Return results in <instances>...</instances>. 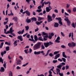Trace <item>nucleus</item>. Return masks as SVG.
Returning a JSON list of instances; mask_svg holds the SVG:
<instances>
[{"mask_svg":"<svg viewBox=\"0 0 76 76\" xmlns=\"http://www.w3.org/2000/svg\"><path fill=\"white\" fill-rule=\"evenodd\" d=\"M41 44L39 42L36 44L33 47V50H37L39 49Z\"/></svg>","mask_w":76,"mask_h":76,"instance_id":"obj_1","label":"nucleus"},{"mask_svg":"<svg viewBox=\"0 0 76 76\" xmlns=\"http://www.w3.org/2000/svg\"><path fill=\"white\" fill-rule=\"evenodd\" d=\"M44 51H39L38 52L35 51L34 53V54L35 55H38L40 54V53H41L42 54L43 56H44V55H45V53H44Z\"/></svg>","mask_w":76,"mask_h":76,"instance_id":"obj_2","label":"nucleus"},{"mask_svg":"<svg viewBox=\"0 0 76 76\" xmlns=\"http://www.w3.org/2000/svg\"><path fill=\"white\" fill-rule=\"evenodd\" d=\"M56 20H58V23L59 24L61 25H63V23H62V22H61L62 20L61 18H56Z\"/></svg>","mask_w":76,"mask_h":76,"instance_id":"obj_3","label":"nucleus"},{"mask_svg":"<svg viewBox=\"0 0 76 76\" xmlns=\"http://www.w3.org/2000/svg\"><path fill=\"white\" fill-rule=\"evenodd\" d=\"M64 20L67 22L68 26H70V24H71V22L70 21V20H69L67 18H65Z\"/></svg>","mask_w":76,"mask_h":76,"instance_id":"obj_4","label":"nucleus"},{"mask_svg":"<svg viewBox=\"0 0 76 76\" xmlns=\"http://www.w3.org/2000/svg\"><path fill=\"white\" fill-rule=\"evenodd\" d=\"M48 22H50L51 21H53V20L52 19V18L51 16L48 15Z\"/></svg>","mask_w":76,"mask_h":76,"instance_id":"obj_5","label":"nucleus"},{"mask_svg":"<svg viewBox=\"0 0 76 76\" xmlns=\"http://www.w3.org/2000/svg\"><path fill=\"white\" fill-rule=\"evenodd\" d=\"M17 38L18 39H19L20 41H23V39L22 38V36H18L17 37Z\"/></svg>","mask_w":76,"mask_h":76,"instance_id":"obj_6","label":"nucleus"},{"mask_svg":"<svg viewBox=\"0 0 76 76\" xmlns=\"http://www.w3.org/2000/svg\"><path fill=\"white\" fill-rule=\"evenodd\" d=\"M60 54H58L56 55L54 58V60H56V59H57L58 58L60 57Z\"/></svg>","mask_w":76,"mask_h":76,"instance_id":"obj_7","label":"nucleus"},{"mask_svg":"<svg viewBox=\"0 0 76 76\" xmlns=\"http://www.w3.org/2000/svg\"><path fill=\"white\" fill-rule=\"evenodd\" d=\"M44 44L45 48H47V47H48L49 46V44L48 43V42H47L46 43H45V42L44 43Z\"/></svg>","mask_w":76,"mask_h":76,"instance_id":"obj_8","label":"nucleus"},{"mask_svg":"<svg viewBox=\"0 0 76 76\" xmlns=\"http://www.w3.org/2000/svg\"><path fill=\"white\" fill-rule=\"evenodd\" d=\"M26 22H27L28 23H31V19L28 18V17L27 18V19H26Z\"/></svg>","mask_w":76,"mask_h":76,"instance_id":"obj_9","label":"nucleus"},{"mask_svg":"<svg viewBox=\"0 0 76 76\" xmlns=\"http://www.w3.org/2000/svg\"><path fill=\"white\" fill-rule=\"evenodd\" d=\"M31 20H32V22H33L34 21H35V22H37V18H35V17H33L31 18Z\"/></svg>","mask_w":76,"mask_h":76,"instance_id":"obj_10","label":"nucleus"},{"mask_svg":"<svg viewBox=\"0 0 76 76\" xmlns=\"http://www.w3.org/2000/svg\"><path fill=\"white\" fill-rule=\"evenodd\" d=\"M42 23V21H41L39 22L36 21V22H35V23L37 25H41V23Z\"/></svg>","mask_w":76,"mask_h":76,"instance_id":"obj_11","label":"nucleus"},{"mask_svg":"<svg viewBox=\"0 0 76 76\" xmlns=\"http://www.w3.org/2000/svg\"><path fill=\"white\" fill-rule=\"evenodd\" d=\"M4 33L5 34H11V33L9 31H7L6 32V29H4Z\"/></svg>","mask_w":76,"mask_h":76,"instance_id":"obj_12","label":"nucleus"},{"mask_svg":"<svg viewBox=\"0 0 76 76\" xmlns=\"http://www.w3.org/2000/svg\"><path fill=\"white\" fill-rule=\"evenodd\" d=\"M12 20H14L15 22H18V18L16 17H15L12 19Z\"/></svg>","mask_w":76,"mask_h":76,"instance_id":"obj_13","label":"nucleus"},{"mask_svg":"<svg viewBox=\"0 0 76 76\" xmlns=\"http://www.w3.org/2000/svg\"><path fill=\"white\" fill-rule=\"evenodd\" d=\"M46 12H49L51 10V9H52V8L50 9L48 7H46Z\"/></svg>","mask_w":76,"mask_h":76,"instance_id":"obj_14","label":"nucleus"},{"mask_svg":"<svg viewBox=\"0 0 76 76\" xmlns=\"http://www.w3.org/2000/svg\"><path fill=\"white\" fill-rule=\"evenodd\" d=\"M17 64L19 65V64H21V61L20 59H19L17 61Z\"/></svg>","mask_w":76,"mask_h":76,"instance_id":"obj_15","label":"nucleus"},{"mask_svg":"<svg viewBox=\"0 0 76 76\" xmlns=\"http://www.w3.org/2000/svg\"><path fill=\"white\" fill-rule=\"evenodd\" d=\"M0 72H4V68L3 67H1Z\"/></svg>","mask_w":76,"mask_h":76,"instance_id":"obj_16","label":"nucleus"},{"mask_svg":"<svg viewBox=\"0 0 76 76\" xmlns=\"http://www.w3.org/2000/svg\"><path fill=\"white\" fill-rule=\"evenodd\" d=\"M62 56L63 57H64V58H67V56L65 55V52H63L62 53Z\"/></svg>","mask_w":76,"mask_h":76,"instance_id":"obj_17","label":"nucleus"},{"mask_svg":"<svg viewBox=\"0 0 76 76\" xmlns=\"http://www.w3.org/2000/svg\"><path fill=\"white\" fill-rule=\"evenodd\" d=\"M38 21H40L41 20H43V19H44V18L43 17H38Z\"/></svg>","mask_w":76,"mask_h":76,"instance_id":"obj_18","label":"nucleus"},{"mask_svg":"<svg viewBox=\"0 0 76 76\" xmlns=\"http://www.w3.org/2000/svg\"><path fill=\"white\" fill-rule=\"evenodd\" d=\"M34 39L35 41H38V37H37V36L36 35H34Z\"/></svg>","mask_w":76,"mask_h":76,"instance_id":"obj_19","label":"nucleus"},{"mask_svg":"<svg viewBox=\"0 0 76 76\" xmlns=\"http://www.w3.org/2000/svg\"><path fill=\"white\" fill-rule=\"evenodd\" d=\"M58 25H59V24H58V23H55L54 25V27H56L57 28L58 27Z\"/></svg>","mask_w":76,"mask_h":76,"instance_id":"obj_20","label":"nucleus"},{"mask_svg":"<svg viewBox=\"0 0 76 76\" xmlns=\"http://www.w3.org/2000/svg\"><path fill=\"white\" fill-rule=\"evenodd\" d=\"M26 14L27 15V16H29L31 15V13L28 11H26Z\"/></svg>","mask_w":76,"mask_h":76,"instance_id":"obj_21","label":"nucleus"},{"mask_svg":"<svg viewBox=\"0 0 76 76\" xmlns=\"http://www.w3.org/2000/svg\"><path fill=\"white\" fill-rule=\"evenodd\" d=\"M39 40V41H44V40L42 39V37H39L38 38V40Z\"/></svg>","mask_w":76,"mask_h":76,"instance_id":"obj_22","label":"nucleus"},{"mask_svg":"<svg viewBox=\"0 0 76 76\" xmlns=\"http://www.w3.org/2000/svg\"><path fill=\"white\" fill-rule=\"evenodd\" d=\"M9 76H13V72L11 71L9 72Z\"/></svg>","mask_w":76,"mask_h":76,"instance_id":"obj_23","label":"nucleus"},{"mask_svg":"<svg viewBox=\"0 0 76 76\" xmlns=\"http://www.w3.org/2000/svg\"><path fill=\"white\" fill-rule=\"evenodd\" d=\"M50 50H48L47 52V54L44 56L46 57V56H48V54H49V53L50 52Z\"/></svg>","mask_w":76,"mask_h":76,"instance_id":"obj_24","label":"nucleus"},{"mask_svg":"<svg viewBox=\"0 0 76 76\" xmlns=\"http://www.w3.org/2000/svg\"><path fill=\"white\" fill-rule=\"evenodd\" d=\"M49 75L48 76H53V75H52V72H51V71L49 70Z\"/></svg>","mask_w":76,"mask_h":76,"instance_id":"obj_25","label":"nucleus"},{"mask_svg":"<svg viewBox=\"0 0 76 76\" xmlns=\"http://www.w3.org/2000/svg\"><path fill=\"white\" fill-rule=\"evenodd\" d=\"M72 47H75L76 46V43L74 42H72Z\"/></svg>","mask_w":76,"mask_h":76,"instance_id":"obj_26","label":"nucleus"},{"mask_svg":"<svg viewBox=\"0 0 76 76\" xmlns=\"http://www.w3.org/2000/svg\"><path fill=\"white\" fill-rule=\"evenodd\" d=\"M61 67H62V65H59L56 66V67L58 68V69H61Z\"/></svg>","mask_w":76,"mask_h":76,"instance_id":"obj_27","label":"nucleus"},{"mask_svg":"<svg viewBox=\"0 0 76 76\" xmlns=\"http://www.w3.org/2000/svg\"><path fill=\"white\" fill-rule=\"evenodd\" d=\"M4 44V42H2L1 43L0 45V48H1L3 47V45Z\"/></svg>","mask_w":76,"mask_h":76,"instance_id":"obj_28","label":"nucleus"},{"mask_svg":"<svg viewBox=\"0 0 76 76\" xmlns=\"http://www.w3.org/2000/svg\"><path fill=\"white\" fill-rule=\"evenodd\" d=\"M25 28H26V31H28L29 28V26H26Z\"/></svg>","mask_w":76,"mask_h":76,"instance_id":"obj_29","label":"nucleus"},{"mask_svg":"<svg viewBox=\"0 0 76 76\" xmlns=\"http://www.w3.org/2000/svg\"><path fill=\"white\" fill-rule=\"evenodd\" d=\"M50 3H51V2H50L48 1L47 2H45V1L44 2V3L45 4V5H47V4H49Z\"/></svg>","mask_w":76,"mask_h":76,"instance_id":"obj_30","label":"nucleus"},{"mask_svg":"<svg viewBox=\"0 0 76 76\" xmlns=\"http://www.w3.org/2000/svg\"><path fill=\"white\" fill-rule=\"evenodd\" d=\"M72 36L71 38L72 41H74V38H73V33L72 32L71 33Z\"/></svg>","mask_w":76,"mask_h":76,"instance_id":"obj_31","label":"nucleus"},{"mask_svg":"<svg viewBox=\"0 0 76 76\" xmlns=\"http://www.w3.org/2000/svg\"><path fill=\"white\" fill-rule=\"evenodd\" d=\"M48 43L49 44V46H50V45H53V43L51 41L48 42Z\"/></svg>","mask_w":76,"mask_h":76,"instance_id":"obj_32","label":"nucleus"},{"mask_svg":"<svg viewBox=\"0 0 76 76\" xmlns=\"http://www.w3.org/2000/svg\"><path fill=\"white\" fill-rule=\"evenodd\" d=\"M68 45L69 47H72V45L71 43H69L68 44Z\"/></svg>","mask_w":76,"mask_h":76,"instance_id":"obj_33","label":"nucleus"},{"mask_svg":"<svg viewBox=\"0 0 76 76\" xmlns=\"http://www.w3.org/2000/svg\"><path fill=\"white\" fill-rule=\"evenodd\" d=\"M42 36H44V35H48V34L45 33V32H42Z\"/></svg>","mask_w":76,"mask_h":76,"instance_id":"obj_34","label":"nucleus"},{"mask_svg":"<svg viewBox=\"0 0 76 76\" xmlns=\"http://www.w3.org/2000/svg\"><path fill=\"white\" fill-rule=\"evenodd\" d=\"M5 44L6 45H7L10 46V43H8L7 42H5Z\"/></svg>","mask_w":76,"mask_h":76,"instance_id":"obj_35","label":"nucleus"},{"mask_svg":"<svg viewBox=\"0 0 76 76\" xmlns=\"http://www.w3.org/2000/svg\"><path fill=\"white\" fill-rule=\"evenodd\" d=\"M1 62L2 63H3V60L2 59V58H0V62Z\"/></svg>","mask_w":76,"mask_h":76,"instance_id":"obj_36","label":"nucleus"},{"mask_svg":"<svg viewBox=\"0 0 76 76\" xmlns=\"http://www.w3.org/2000/svg\"><path fill=\"white\" fill-rule=\"evenodd\" d=\"M58 53H59V51L54 52L53 53V54H54V55H56V54H58Z\"/></svg>","mask_w":76,"mask_h":76,"instance_id":"obj_37","label":"nucleus"},{"mask_svg":"<svg viewBox=\"0 0 76 76\" xmlns=\"http://www.w3.org/2000/svg\"><path fill=\"white\" fill-rule=\"evenodd\" d=\"M6 50L7 51H9L10 50L9 46H7L6 48Z\"/></svg>","mask_w":76,"mask_h":76,"instance_id":"obj_38","label":"nucleus"},{"mask_svg":"<svg viewBox=\"0 0 76 76\" xmlns=\"http://www.w3.org/2000/svg\"><path fill=\"white\" fill-rule=\"evenodd\" d=\"M41 49L43 50H44L45 49V47L43 45H41Z\"/></svg>","mask_w":76,"mask_h":76,"instance_id":"obj_39","label":"nucleus"},{"mask_svg":"<svg viewBox=\"0 0 76 76\" xmlns=\"http://www.w3.org/2000/svg\"><path fill=\"white\" fill-rule=\"evenodd\" d=\"M62 60H63L64 62V63H66V58H62Z\"/></svg>","mask_w":76,"mask_h":76,"instance_id":"obj_40","label":"nucleus"},{"mask_svg":"<svg viewBox=\"0 0 76 76\" xmlns=\"http://www.w3.org/2000/svg\"><path fill=\"white\" fill-rule=\"evenodd\" d=\"M56 71L57 72H58L59 73L60 72V69L58 68H56Z\"/></svg>","mask_w":76,"mask_h":76,"instance_id":"obj_41","label":"nucleus"},{"mask_svg":"<svg viewBox=\"0 0 76 76\" xmlns=\"http://www.w3.org/2000/svg\"><path fill=\"white\" fill-rule=\"evenodd\" d=\"M6 63V62L4 61V64H3V66L4 67V68H6V63Z\"/></svg>","mask_w":76,"mask_h":76,"instance_id":"obj_42","label":"nucleus"},{"mask_svg":"<svg viewBox=\"0 0 76 76\" xmlns=\"http://www.w3.org/2000/svg\"><path fill=\"white\" fill-rule=\"evenodd\" d=\"M36 12H39V13L41 12H42V10H41V9L37 10L36 11Z\"/></svg>","mask_w":76,"mask_h":76,"instance_id":"obj_43","label":"nucleus"},{"mask_svg":"<svg viewBox=\"0 0 76 76\" xmlns=\"http://www.w3.org/2000/svg\"><path fill=\"white\" fill-rule=\"evenodd\" d=\"M49 35H51L52 37H53V36H54V33H49Z\"/></svg>","mask_w":76,"mask_h":76,"instance_id":"obj_44","label":"nucleus"},{"mask_svg":"<svg viewBox=\"0 0 76 76\" xmlns=\"http://www.w3.org/2000/svg\"><path fill=\"white\" fill-rule=\"evenodd\" d=\"M72 26L73 28H75V23H72Z\"/></svg>","mask_w":76,"mask_h":76,"instance_id":"obj_45","label":"nucleus"},{"mask_svg":"<svg viewBox=\"0 0 76 76\" xmlns=\"http://www.w3.org/2000/svg\"><path fill=\"white\" fill-rule=\"evenodd\" d=\"M50 4H51V3H50L48 4V7H48L49 9H52V8H51V7L50 6Z\"/></svg>","mask_w":76,"mask_h":76,"instance_id":"obj_46","label":"nucleus"},{"mask_svg":"<svg viewBox=\"0 0 76 76\" xmlns=\"http://www.w3.org/2000/svg\"><path fill=\"white\" fill-rule=\"evenodd\" d=\"M57 62V60H54L53 61V63H56Z\"/></svg>","mask_w":76,"mask_h":76,"instance_id":"obj_47","label":"nucleus"},{"mask_svg":"<svg viewBox=\"0 0 76 76\" xmlns=\"http://www.w3.org/2000/svg\"><path fill=\"white\" fill-rule=\"evenodd\" d=\"M12 29H13V28H12V27H11L10 28L9 31L11 33V32H12Z\"/></svg>","mask_w":76,"mask_h":76,"instance_id":"obj_48","label":"nucleus"},{"mask_svg":"<svg viewBox=\"0 0 76 76\" xmlns=\"http://www.w3.org/2000/svg\"><path fill=\"white\" fill-rule=\"evenodd\" d=\"M6 29H6V30H7V29L9 28V26L7 25H6L5 26Z\"/></svg>","mask_w":76,"mask_h":76,"instance_id":"obj_49","label":"nucleus"},{"mask_svg":"<svg viewBox=\"0 0 76 76\" xmlns=\"http://www.w3.org/2000/svg\"><path fill=\"white\" fill-rule=\"evenodd\" d=\"M55 42H57V43H60V41H59V40H55Z\"/></svg>","mask_w":76,"mask_h":76,"instance_id":"obj_50","label":"nucleus"},{"mask_svg":"<svg viewBox=\"0 0 76 76\" xmlns=\"http://www.w3.org/2000/svg\"><path fill=\"white\" fill-rule=\"evenodd\" d=\"M28 63H26V64H24L23 65V67H25L26 65H28Z\"/></svg>","mask_w":76,"mask_h":76,"instance_id":"obj_51","label":"nucleus"},{"mask_svg":"<svg viewBox=\"0 0 76 76\" xmlns=\"http://www.w3.org/2000/svg\"><path fill=\"white\" fill-rule=\"evenodd\" d=\"M8 20L7 21H5L4 22V25H6L7 23V22H8Z\"/></svg>","mask_w":76,"mask_h":76,"instance_id":"obj_52","label":"nucleus"},{"mask_svg":"<svg viewBox=\"0 0 76 76\" xmlns=\"http://www.w3.org/2000/svg\"><path fill=\"white\" fill-rule=\"evenodd\" d=\"M61 35H62V37H64V36H65V35H64V33H63V32H61Z\"/></svg>","mask_w":76,"mask_h":76,"instance_id":"obj_53","label":"nucleus"},{"mask_svg":"<svg viewBox=\"0 0 76 76\" xmlns=\"http://www.w3.org/2000/svg\"><path fill=\"white\" fill-rule=\"evenodd\" d=\"M49 56H50V57H53L54 56V55L52 54V53H50L49 54Z\"/></svg>","mask_w":76,"mask_h":76,"instance_id":"obj_54","label":"nucleus"},{"mask_svg":"<svg viewBox=\"0 0 76 76\" xmlns=\"http://www.w3.org/2000/svg\"><path fill=\"white\" fill-rule=\"evenodd\" d=\"M9 7H10V5L9 4H8L7 5V9Z\"/></svg>","mask_w":76,"mask_h":76,"instance_id":"obj_55","label":"nucleus"},{"mask_svg":"<svg viewBox=\"0 0 76 76\" xmlns=\"http://www.w3.org/2000/svg\"><path fill=\"white\" fill-rule=\"evenodd\" d=\"M61 48H66V46L64 45H61Z\"/></svg>","mask_w":76,"mask_h":76,"instance_id":"obj_56","label":"nucleus"},{"mask_svg":"<svg viewBox=\"0 0 76 76\" xmlns=\"http://www.w3.org/2000/svg\"><path fill=\"white\" fill-rule=\"evenodd\" d=\"M66 70H67V69H69V66L68 65H66Z\"/></svg>","mask_w":76,"mask_h":76,"instance_id":"obj_57","label":"nucleus"},{"mask_svg":"<svg viewBox=\"0 0 76 76\" xmlns=\"http://www.w3.org/2000/svg\"><path fill=\"white\" fill-rule=\"evenodd\" d=\"M42 7V5H40V6H38L37 7L38 9H40Z\"/></svg>","mask_w":76,"mask_h":76,"instance_id":"obj_58","label":"nucleus"},{"mask_svg":"<svg viewBox=\"0 0 76 76\" xmlns=\"http://www.w3.org/2000/svg\"><path fill=\"white\" fill-rule=\"evenodd\" d=\"M31 0H26V1L28 3V4H29L30 1H31Z\"/></svg>","mask_w":76,"mask_h":76,"instance_id":"obj_59","label":"nucleus"},{"mask_svg":"<svg viewBox=\"0 0 76 76\" xmlns=\"http://www.w3.org/2000/svg\"><path fill=\"white\" fill-rule=\"evenodd\" d=\"M59 75L60 76H63V73H60L59 72Z\"/></svg>","mask_w":76,"mask_h":76,"instance_id":"obj_60","label":"nucleus"},{"mask_svg":"<svg viewBox=\"0 0 76 76\" xmlns=\"http://www.w3.org/2000/svg\"><path fill=\"white\" fill-rule=\"evenodd\" d=\"M73 12H75L76 11V7H74L73 8Z\"/></svg>","mask_w":76,"mask_h":76,"instance_id":"obj_61","label":"nucleus"},{"mask_svg":"<svg viewBox=\"0 0 76 76\" xmlns=\"http://www.w3.org/2000/svg\"><path fill=\"white\" fill-rule=\"evenodd\" d=\"M70 6V4H66V7L67 8H69V6Z\"/></svg>","mask_w":76,"mask_h":76,"instance_id":"obj_62","label":"nucleus"},{"mask_svg":"<svg viewBox=\"0 0 76 76\" xmlns=\"http://www.w3.org/2000/svg\"><path fill=\"white\" fill-rule=\"evenodd\" d=\"M56 40H60V37L58 36L57 37Z\"/></svg>","mask_w":76,"mask_h":76,"instance_id":"obj_63","label":"nucleus"},{"mask_svg":"<svg viewBox=\"0 0 76 76\" xmlns=\"http://www.w3.org/2000/svg\"><path fill=\"white\" fill-rule=\"evenodd\" d=\"M28 49L24 50V52L26 54H28Z\"/></svg>","mask_w":76,"mask_h":76,"instance_id":"obj_64","label":"nucleus"}]
</instances>
